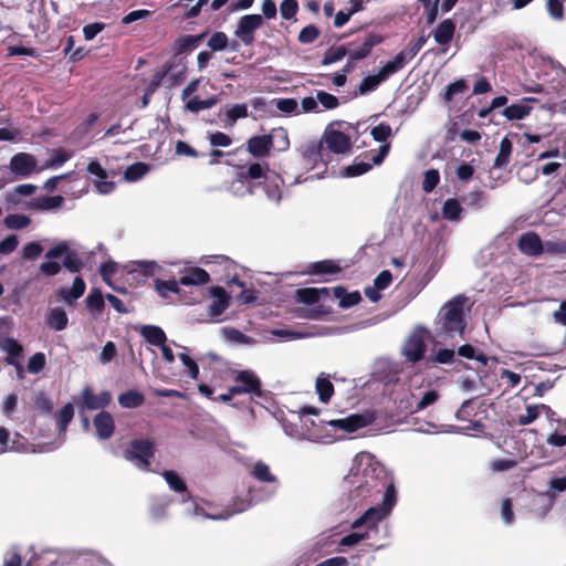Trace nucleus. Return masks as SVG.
<instances>
[{
    "label": "nucleus",
    "instance_id": "nucleus-1",
    "mask_svg": "<svg viewBox=\"0 0 566 566\" xmlns=\"http://www.w3.org/2000/svg\"><path fill=\"white\" fill-rule=\"evenodd\" d=\"M468 298L455 295L440 308L436 321L434 332L439 338H453L455 335L463 337L467 327L464 305Z\"/></svg>",
    "mask_w": 566,
    "mask_h": 566
},
{
    "label": "nucleus",
    "instance_id": "nucleus-2",
    "mask_svg": "<svg viewBox=\"0 0 566 566\" xmlns=\"http://www.w3.org/2000/svg\"><path fill=\"white\" fill-rule=\"evenodd\" d=\"M49 260L40 265V272L45 276H54L61 272L62 265L71 273H78L84 262L78 252L71 249L67 241H60L45 252Z\"/></svg>",
    "mask_w": 566,
    "mask_h": 566
},
{
    "label": "nucleus",
    "instance_id": "nucleus-3",
    "mask_svg": "<svg viewBox=\"0 0 566 566\" xmlns=\"http://www.w3.org/2000/svg\"><path fill=\"white\" fill-rule=\"evenodd\" d=\"M387 472L378 464L368 463L360 472L349 474L354 489L350 491L353 499H366L381 493L386 488Z\"/></svg>",
    "mask_w": 566,
    "mask_h": 566
},
{
    "label": "nucleus",
    "instance_id": "nucleus-4",
    "mask_svg": "<svg viewBox=\"0 0 566 566\" xmlns=\"http://www.w3.org/2000/svg\"><path fill=\"white\" fill-rule=\"evenodd\" d=\"M155 452L156 447L151 439H134L125 450L124 457L126 460L135 462L139 468L148 470Z\"/></svg>",
    "mask_w": 566,
    "mask_h": 566
},
{
    "label": "nucleus",
    "instance_id": "nucleus-5",
    "mask_svg": "<svg viewBox=\"0 0 566 566\" xmlns=\"http://www.w3.org/2000/svg\"><path fill=\"white\" fill-rule=\"evenodd\" d=\"M428 334L429 332L426 327H417L409 335L402 347V354L407 361L416 364L424 358Z\"/></svg>",
    "mask_w": 566,
    "mask_h": 566
},
{
    "label": "nucleus",
    "instance_id": "nucleus-6",
    "mask_svg": "<svg viewBox=\"0 0 566 566\" xmlns=\"http://www.w3.org/2000/svg\"><path fill=\"white\" fill-rule=\"evenodd\" d=\"M343 272L339 261L326 259L317 262H312L307 265L305 274L318 276L317 282H331L338 280Z\"/></svg>",
    "mask_w": 566,
    "mask_h": 566
},
{
    "label": "nucleus",
    "instance_id": "nucleus-7",
    "mask_svg": "<svg viewBox=\"0 0 566 566\" xmlns=\"http://www.w3.org/2000/svg\"><path fill=\"white\" fill-rule=\"evenodd\" d=\"M262 25L263 17L261 14H245L239 19L234 35L244 45H252L255 40L254 33Z\"/></svg>",
    "mask_w": 566,
    "mask_h": 566
},
{
    "label": "nucleus",
    "instance_id": "nucleus-8",
    "mask_svg": "<svg viewBox=\"0 0 566 566\" xmlns=\"http://www.w3.org/2000/svg\"><path fill=\"white\" fill-rule=\"evenodd\" d=\"M237 385L232 386V394H251L262 397L261 380L252 370H241L234 377Z\"/></svg>",
    "mask_w": 566,
    "mask_h": 566
},
{
    "label": "nucleus",
    "instance_id": "nucleus-9",
    "mask_svg": "<svg viewBox=\"0 0 566 566\" xmlns=\"http://www.w3.org/2000/svg\"><path fill=\"white\" fill-rule=\"evenodd\" d=\"M161 67L166 72L169 86H177L185 81L188 70L185 56L172 55Z\"/></svg>",
    "mask_w": 566,
    "mask_h": 566
},
{
    "label": "nucleus",
    "instance_id": "nucleus-10",
    "mask_svg": "<svg viewBox=\"0 0 566 566\" xmlns=\"http://www.w3.org/2000/svg\"><path fill=\"white\" fill-rule=\"evenodd\" d=\"M373 422V417L369 415L354 413L343 419L329 420L327 423L334 428H338L346 432H355L361 428L369 426Z\"/></svg>",
    "mask_w": 566,
    "mask_h": 566
},
{
    "label": "nucleus",
    "instance_id": "nucleus-11",
    "mask_svg": "<svg viewBox=\"0 0 566 566\" xmlns=\"http://www.w3.org/2000/svg\"><path fill=\"white\" fill-rule=\"evenodd\" d=\"M81 397V407L88 410L105 408L112 401V395L109 391L104 390L96 395L90 386L83 388Z\"/></svg>",
    "mask_w": 566,
    "mask_h": 566
},
{
    "label": "nucleus",
    "instance_id": "nucleus-12",
    "mask_svg": "<svg viewBox=\"0 0 566 566\" xmlns=\"http://www.w3.org/2000/svg\"><path fill=\"white\" fill-rule=\"evenodd\" d=\"M324 140L328 150L334 154H346L352 149L350 137L340 130L325 132Z\"/></svg>",
    "mask_w": 566,
    "mask_h": 566
},
{
    "label": "nucleus",
    "instance_id": "nucleus-13",
    "mask_svg": "<svg viewBox=\"0 0 566 566\" xmlns=\"http://www.w3.org/2000/svg\"><path fill=\"white\" fill-rule=\"evenodd\" d=\"M36 167L35 157L28 153H18L10 160V169L20 177L30 176Z\"/></svg>",
    "mask_w": 566,
    "mask_h": 566
},
{
    "label": "nucleus",
    "instance_id": "nucleus-14",
    "mask_svg": "<svg viewBox=\"0 0 566 566\" xmlns=\"http://www.w3.org/2000/svg\"><path fill=\"white\" fill-rule=\"evenodd\" d=\"M272 148L273 135H256L247 142V150L255 158L268 157Z\"/></svg>",
    "mask_w": 566,
    "mask_h": 566
},
{
    "label": "nucleus",
    "instance_id": "nucleus-15",
    "mask_svg": "<svg viewBox=\"0 0 566 566\" xmlns=\"http://www.w3.org/2000/svg\"><path fill=\"white\" fill-rule=\"evenodd\" d=\"M517 248L521 253L528 256H538L544 250L539 235L533 231L525 232L518 238Z\"/></svg>",
    "mask_w": 566,
    "mask_h": 566
},
{
    "label": "nucleus",
    "instance_id": "nucleus-16",
    "mask_svg": "<svg viewBox=\"0 0 566 566\" xmlns=\"http://www.w3.org/2000/svg\"><path fill=\"white\" fill-rule=\"evenodd\" d=\"M208 33V31H205L196 35L186 34L178 36L172 44L174 55L181 56L185 53L191 52L198 48V45L206 39Z\"/></svg>",
    "mask_w": 566,
    "mask_h": 566
},
{
    "label": "nucleus",
    "instance_id": "nucleus-17",
    "mask_svg": "<svg viewBox=\"0 0 566 566\" xmlns=\"http://www.w3.org/2000/svg\"><path fill=\"white\" fill-rule=\"evenodd\" d=\"M0 348L8 354L6 357L7 364L14 366L20 375L22 373V366L18 359L22 356V346L14 338L7 337L0 340Z\"/></svg>",
    "mask_w": 566,
    "mask_h": 566
},
{
    "label": "nucleus",
    "instance_id": "nucleus-18",
    "mask_svg": "<svg viewBox=\"0 0 566 566\" xmlns=\"http://www.w3.org/2000/svg\"><path fill=\"white\" fill-rule=\"evenodd\" d=\"M96 433L99 439H109L115 431V422L113 416L107 411L98 412L93 419Z\"/></svg>",
    "mask_w": 566,
    "mask_h": 566
},
{
    "label": "nucleus",
    "instance_id": "nucleus-19",
    "mask_svg": "<svg viewBox=\"0 0 566 566\" xmlns=\"http://www.w3.org/2000/svg\"><path fill=\"white\" fill-rule=\"evenodd\" d=\"M210 293L213 301L209 306V314L211 317H218L229 307L230 297L221 286H212Z\"/></svg>",
    "mask_w": 566,
    "mask_h": 566
},
{
    "label": "nucleus",
    "instance_id": "nucleus-20",
    "mask_svg": "<svg viewBox=\"0 0 566 566\" xmlns=\"http://www.w3.org/2000/svg\"><path fill=\"white\" fill-rule=\"evenodd\" d=\"M328 296L329 289L327 287H302L295 291V301L297 303L313 305L316 304L321 296Z\"/></svg>",
    "mask_w": 566,
    "mask_h": 566
},
{
    "label": "nucleus",
    "instance_id": "nucleus-21",
    "mask_svg": "<svg viewBox=\"0 0 566 566\" xmlns=\"http://www.w3.org/2000/svg\"><path fill=\"white\" fill-rule=\"evenodd\" d=\"M86 284L81 276H76L73 281L71 289H60L57 291L59 297L69 305L75 303L76 300L83 296Z\"/></svg>",
    "mask_w": 566,
    "mask_h": 566
},
{
    "label": "nucleus",
    "instance_id": "nucleus-22",
    "mask_svg": "<svg viewBox=\"0 0 566 566\" xmlns=\"http://www.w3.org/2000/svg\"><path fill=\"white\" fill-rule=\"evenodd\" d=\"M334 296L339 301L338 305L340 308H349L361 301L359 291L347 292V289L343 285L333 287Z\"/></svg>",
    "mask_w": 566,
    "mask_h": 566
},
{
    "label": "nucleus",
    "instance_id": "nucleus-23",
    "mask_svg": "<svg viewBox=\"0 0 566 566\" xmlns=\"http://www.w3.org/2000/svg\"><path fill=\"white\" fill-rule=\"evenodd\" d=\"M455 32V23L452 19H444L433 31V39L440 45L449 44Z\"/></svg>",
    "mask_w": 566,
    "mask_h": 566
},
{
    "label": "nucleus",
    "instance_id": "nucleus-24",
    "mask_svg": "<svg viewBox=\"0 0 566 566\" xmlns=\"http://www.w3.org/2000/svg\"><path fill=\"white\" fill-rule=\"evenodd\" d=\"M387 512L381 507H369L359 518L353 523V528H358L363 525H367L373 528L386 516Z\"/></svg>",
    "mask_w": 566,
    "mask_h": 566
},
{
    "label": "nucleus",
    "instance_id": "nucleus-25",
    "mask_svg": "<svg viewBox=\"0 0 566 566\" xmlns=\"http://www.w3.org/2000/svg\"><path fill=\"white\" fill-rule=\"evenodd\" d=\"M209 282V273L201 268H190L179 280L182 285H203Z\"/></svg>",
    "mask_w": 566,
    "mask_h": 566
},
{
    "label": "nucleus",
    "instance_id": "nucleus-26",
    "mask_svg": "<svg viewBox=\"0 0 566 566\" xmlns=\"http://www.w3.org/2000/svg\"><path fill=\"white\" fill-rule=\"evenodd\" d=\"M140 335L154 346H161L167 340L163 328L156 325H144L140 328Z\"/></svg>",
    "mask_w": 566,
    "mask_h": 566
},
{
    "label": "nucleus",
    "instance_id": "nucleus-27",
    "mask_svg": "<svg viewBox=\"0 0 566 566\" xmlns=\"http://www.w3.org/2000/svg\"><path fill=\"white\" fill-rule=\"evenodd\" d=\"M407 52L400 51L391 61H388L378 72L386 81L390 75L405 67L407 63Z\"/></svg>",
    "mask_w": 566,
    "mask_h": 566
},
{
    "label": "nucleus",
    "instance_id": "nucleus-28",
    "mask_svg": "<svg viewBox=\"0 0 566 566\" xmlns=\"http://www.w3.org/2000/svg\"><path fill=\"white\" fill-rule=\"evenodd\" d=\"M144 402H145V396L136 389H129L125 392H122L118 396V403L123 408L135 409V408L143 406Z\"/></svg>",
    "mask_w": 566,
    "mask_h": 566
},
{
    "label": "nucleus",
    "instance_id": "nucleus-29",
    "mask_svg": "<svg viewBox=\"0 0 566 566\" xmlns=\"http://www.w3.org/2000/svg\"><path fill=\"white\" fill-rule=\"evenodd\" d=\"M69 323L67 315L65 311L61 307H55L50 311L46 317V324L49 327L55 331H63L66 328Z\"/></svg>",
    "mask_w": 566,
    "mask_h": 566
},
{
    "label": "nucleus",
    "instance_id": "nucleus-30",
    "mask_svg": "<svg viewBox=\"0 0 566 566\" xmlns=\"http://www.w3.org/2000/svg\"><path fill=\"white\" fill-rule=\"evenodd\" d=\"M462 207L458 199L449 198L442 207V217L449 221H459L462 214Z\"/></svg>",
    "mask_w": 566,
    "mask_h": 566
},
{
    "label": "nucleus",
    "instance_id": "nucleus-31",
    "mask_svg": "<svg viewBox=\"0 0 566 566\" xmlns=\"http://www.w3.org/2000/svg\"><path fill=\"white\" fill-rule=\"evenodd\" d=\"M512 149V142L507 137H504L500 143V151L495 157L493 167L504 168L510 163Z\"/></svg>",
    "mask_w": 566,
    "mask_h": 566
},
{
    "label": "nucleus",
    "instance_id": "nucleus-32",
    "mask_svg": "<svg viewBox=\"0 0 566 566\" xmlns=\"http://www.w3.org/2000/svg\"><path fill=\"white\" fill-rule=\"evenodd\" d=\"M74 417V407L71 402H67L56 415V426L60 433H65L67 426Z\"/></svg>",
    "mask_w": 566,
    "mask_h": 566
},
{
    "label": "nucleus",
    "instance_id": "nucleus-33",
    "mask_svg": "<svg viewBox=\"0 0 566 566\" xmlns=\"http://www.w3.org/2000/svg\"><path fill=\"white\" fill-rule=\"evenodd\" d=\"M85 306L92 313H101L104 310L105 302L99 289H92L85 298Z\"/></svg>",
    "mask_w": 566,
    "mask_h": 566
},
{
    "label": "nucleus",
    "instance_id": "nucleus-34",
    "mask_svg": "<svg viewBox=\"0 0 566 566\" xmlns=\"http://www.w3.org/2000/svg\"><path fill=\"white\" fill-rule=\"evenodd\" d=\"M252 476L260 482H265V483L277 482L276 476L271 473L270 467L262 461H259L254 464L253 470H252Z\"/></svg>",
    "mask_w": 566,
    "mask_h": 566
},
{
    "label": "nucleus",
    "instance_id": "nucleus-35",
    "mask_svg": "<svg viewBox=\"0 0 566 566\" xmlns=\"http://www.w3.org/2000/svg\"><path fill=\"white\" fill-rule=\"evenodd\" d=\"M532 111V107L527 104H512L503 109V115L510 119H523Z\"/></svg>",
    "mask_w": 566,
    "mask_h": 566
},
{
    "label": "nucleus",
    "instance_id": "nucleus-36",
    "mask_svg": "<svg viewBox=\"0 0 566 566\" xmlns=\"http://www.w3.org/2000/svg\"><path fill=\"white\" fill-rule=\"evenodd\" d=\"M316 391L322 402H328L334 394V386L328 378L318 377L316 380Z\"/></svg>",
    "mask_w": 566,
    "mask_h": 566
},
{
    "label": "nucleus",
    "instance_id": "nucleus-37",
    "mask_svg": "<svg viewBox=\"0 0 566 566\" xmlns=\"http://www.w3.org/2000/svg\"><path fill=\"white\" fill-rule=\"evenodd\" d=\"M3 223L8 229L20 230L29 227L31 219L24 214L12 213L4 218Z\"/></svg>",
    "mask_w": 566,
    "mask_h": 566
},
{
    "label": "nucleus",
    "instance_id": "nucleus-38",
    "mask_svg": "<svg viewBox=\"0 0 566 566\" xmlns=\"http://www.w3.org/2000/svg\"><path fill=\"white\" fill-rule=\"evenodd\" d=\"M163 476L171 490L179 493L188 492L185 481L175 471H164Z\"/></svg>",
    "mask_w": 566,
    "mask_h": 566
},
{
    "label": "nucleus",
    "instance_id": "nucleus-39",
    "mask_svg": "<svg viewBox=\"0 0 566 566\" xmlns=\"http://www.w3.org/2000/svg\"><path fill=\"white\" fill-rule=\"evenodd\" d=\"M322 142H310L303 146L302 155L311 163H316L322 157Z\"/></svg>",
    "mask_w": 566,
    "mask_h": 566
},
{
    "label": "nucleus",
    "instance_id": "nucleus-40",
    "mask_svg": "<svg viewBox=\"0 0 566 566\" xmlns=\"http://www.w3.org/2000/svg\"><path fill=\"white\" fill-rule=\"evenodd\" d=\"M384 81L385 80L379 74V72L375 75H368V76L364 77L363 81L360 82V84L358 86V93L360 95L368 94V93L375 91L378 87V85Z\"/></svg>",
    "mask_w": 566,
    "mask_h": 566
},
{
    "label": "nucleus",
    "instance_id": "nucleus-41",
    "mask_svg": "<svg viewBox=\"0 0 566 566\" xmlns=\"http://www.w3.org/2000/svg\"><path fill=\"white\" fill-rule=\"evenodd\" d=\"M64 198L60 195L52 197H43L32 203V207L39 210H51L62 206Z\"/></svg>",
    "mask_w": 566,
    "mask_h": 566
},
{
    "label": "nucleus",
    "instance_id": "nucleus-42",
    "mask_svg": "<svg viewBox=\"0 0 566 566\" xmlns=\"http://www.w3.org/2000/svg\"><path fill=\"white\" fill-rule=\"evenodd\" d=\"M216 103V97L200 99L198 96H195L187 102L186 108L192 113H198L202 109L211 108Z\"/></svg>",
    "mask_w": 566,
    "mask_h": 566
},
{
    "label": "nucleus",
    "instance_id": "nucleus-43",
    "mask_svg": "<svg viewBox=\"0 0 566 566\" xmlns=\"http://www.w3.org/2000/svg\"><path fill=\"white\" fill-rule=\"evenodd\" d=\"M149 170L147 164L138 161L128 166L125 170V178L128 181H137Z\"/></svg>",
    "mask_w": 566,
    "mask_h": 566
},
{
    "label": "nucleus",
    "instance_id": "nucleus-44",
    "mask_svg": "<svg viewBox=\"0 0 566 566\" xmlns=\"http://www.w3.org/2000/svg\"><path fill=\"white\" fill-rule=\"evenodd\" d=\"M347 55V49L344 45L328 49L322 60V65H329L343 60Z\"/></svg>",
    "mask_w": 566,
    "mask_h": 566
},
{
    "label": "nucleus",
    "instance_id": "nucleus-45",
    "mask_svg": "<svg viewBox=\"0 0 566 566\" xmlns=\"http://www.w3.org/2000/svg\"><path fill=\"white\" fill-rule=\"evenodd\" d=\"M439 398H440V395H439L438 390L431 389V390L426 391L422 395L421 399L417 402L416 407L411 410V413L419 412V411L428 408L429 406H432L433 403H436L438 401Z\"/></svg>",
    "mask_w": 566,
    "mask_h": 566
},
{
    "label": "nucleus",
    "instance_id": "nucleus-46",
    "mask_svg": "<svg viewBox=\"0 0 566 566\" xmlns=\"http://www.w3.org/2000/svg\"><path fill=\"white\" fill-rule=\"evenodd\" d=\"M384 499H382V509L388 513L391 511L392 506L396 503V489L391 481H389L388 475L386 476V488L382 490Z\"/></svg>",
    "mask_w": 566,
    "mask_h": 566
},
{
    "label": "nucleus",
    "instance_id": "nucleus-47",
    "mask_svg": "<svg viewBox=\"0 0 566 566\" xmlns=\"http://www.w3.org/2000/svg\"><path fill=\"white\" fill-rule=\"evenodd\" d=\"M440 182V174L438 169L431 168L424 172L422 180V190L427 193L434 190Z\"/></svg>",
    "mask_w": 566,
    "mask_h": 566
},
{
    "label": "nucleus",
    "instance_id": "nucleus-48",
    "mask_svg": "<svg viewBox=\"0 0 566 566\" xmlns=\"http://www.w3.org/2000/svg\"><path fill=\"white\" fill-rule=\"evenodd\" d=\"M249 116L248 106L245 104H235L226 113V120L229 125H233L238 119Z\"/></svg>",
    "mask_w": 566,
    "mask_h": 566
},
{
    "label": "nucleus",
    "instance_id": "nucleus-49",
    "mask_svg": "<svg viewBox=\"0 0 566 566\" xmlns=\"http://www.w3.org/2000/svg\"><path fill=\"white\" fill-rule=\"evenodd\" d=\"M34 405L38 410L43 415H50L53 410V402L49 395L44 391H39L34 396Z\"/></svg>",
    "mask_w": 566,
    "mask_h": 566
},
{
    "label": "nucleus",
    "instance_id": "nucleus-50",
    "mask_svg": "<svg viewBox=\"0 0 566 566\" xmlns=\"http://www.w3.org/2000/svg\"><path fill=\"white\" fill-rule=\"evenodd\" d=\"M178 283L179 282L176 280H168V281L156 280L155 287L161 297H167L168 293H176V294L179 293Z\"/></svg>",
    "mask_w": 566,
    "mask_h": 566
},
{
    "label": "nucleus",
    "instance_id": "nucleus-51",
    "mask_svg": "<svg viewBox=\"0 0 566 566\" xmlns=\"http://www.w3.org/2000/svg\"><path fill=\"white\" fill-rule=\"evenodd\" d=\"M45 364H46L45 355L41 352H38L29 358L27 368L30 374L35 375V374L41 373L44 369Z\"/></svg>",
    "mask_w": 566,
    "mask_h": 566
},
{
    "label": "nucleus",
    "instance_id": "nucleus-52",
    "mask_svg": "<svg viewBox=\"0 0 566 566\" xmlns=\"http://www.w3.org/2000/svg\"><path fill=\"white\" fill-rule=\"evenodd\" d=\"M319 30L316 25L310 24L301 30L297 40L303 44H311L319 36Z\"/></svg>",
    "mask_w": 566,
    "mask_h": 566
},
{
    "label": "nucleus",
    "instance_id": "nucleus-53",
    "mask_svg": "<svg viewBox=\"0 0 566 566\" xmlns=\"http://www.w3.org/2000/svg\"><path fill=\"white\" fill-rule=\"evenodd\" d=\"M228 35L222 31L214 32L208 40V46L211 51H222L228 46Z\"/></svg>",
    "mask_w": 566,
    "mask_h": 566
},
{
    "label": "nucleus",
    "instance_id": "nucleus-54",
    "mask_svg": "<svg viewBox=\"0 0 566 566\" xmlns=\"http://www.w3.org/2000/svg\"><path fill=\"white\" fill-rule=\"evenodd\" d=\"M468 90V84L464 80H458L446 87V92L443 94V99L446 102H451L453 96L457 94H462Z\"/></svg>",
    "mask_w": 566,
    "mask_h": 566
},
{
    "label": "nucleus",
    "instance_id": "nucleus-55",
    "mask_svg": "<svg viewBox=\"0 0 566 566\" xmlns=\"http://www.w3.org/2000/svg\"><path fill=\"white\" fill-rule=\"evenodd\" d=\"M566 491V475L552 478L548 482L546 494L555 497L557 494Z\"/></svg>",
    "mask_w": 566,
    "mask_h": 566
},
{
    "label": "nucleus",
    "instance_id": "nucleus-56",
    "mask_svg": "<svg viewBox=\"0 0 566 566\" xmlns=\"http://www.w3.org/2000/svg\"><path fill=\"white\" fill-rule=\"evenodd\" d=\"M458 354L468 359H475L483 365L488 364V357L484 354H475V348L471 344H464L458 348Z\"/></svg>",
    "mask_w": 566,
    "mask_h": 566
},
{
    "label": "nucleus",
    "instance_id": "nucleus-57",
    "mask_svg": "<svg viewBox=\"0 0 566 566\" xmlns=\"http://www.w3.org/2000/svg\"><path fill=\"white\" fill-rule=\"evenodd\" d=\"M463 201L470 208L481 209L485 205V193L481 190L471 191L463 198Z\"/></svg>",
    "mask_w": 566,
    "mask_h": 566
},
{
    "label": "nucleus",
    "instance_id": "nucleus-58",
    "mask_svg": "<svg viewBox=\"0 0 566 566\" xmlns=\"http://www.w3.org/2000/svg\"><path fill=\"white\" fill-rule=\"evenodd\" d=\"M392 134L391 127L387 123H380L371 128L370 135L373 139L379 143H385Z\"/></svg>",
    "mask_w": 566,
    "mask_h": 566
},
{
    "label": "nucleus",
    "instance_id": "nucleus-59",
    "mask_svg": "<svg viewBox=\"0 0 566 566\" xmlns=\"http://www.w3.org/2000/svg\"><path fill=\"white\" fill-rule=\"evenodd\" d=\"M541 413V405H528L526 407V413L520 415L517 422L521 426H527L535 421Z\"/></svg>",
    "mask_w": 566,
    "mask_h": 566
},
{
    "label": "nucleus",
    "instance_id": "nucleus-60",
    "mask_svg": "<svg viewBox=\"0 0 566 566\" xmlns=\"http://www.w3.org/2000/svg\"><path fill=\"white\" fill-rule=\"evenodd\" d=\"M455 356L454 349L451 348H440L434 353L433 356L429 358V360L433 364H450L453 361Z\"/></svg>",
    "mask_w": 566,
    "mask_h": 566
},
{
    "label": "nucleus",
    "instance_id": "nucleus-61",
    "mask_svg": "<svg viewBox=\"0 0 566 566\" xmlns=\"http://www.w3.org/2000/svg\"><path fill=\"white\" fill-rule=\"evenodd\" d=\"M298 11L297 0H283L280 6V12L283 19L291 20Z\"/></svg>",
    "mask_w": 566,
    "mask_h": 566
},
{
    "label": "nucleus",
    "instance_id": "nucleus-62",
    "mask_svg": "<svg viewBox=\"0 0 566 566\" xmlns=\"http://www.w3.org/2000/svg\"><path fill=\"white\" fill-rule=\"evenodd\" d=\"M158 264L155 261L137 262L132 272H136L145 277L154 276Z\"/></svg>",
    "mask_w": 566,
    "mask_h": 566
},
{
    "label": "nucleus",
    "instance_id": "nucleus-63",
    "mask_svg": "<svg viewBox=\"0 0 566 566\" xmlns=\"http://www.w3.org/2000/svg\"><path fill=\"white\" fill-rule=\"evenodd\" d=\"M373 165L370 163L359 161L353 163L352 165L345 168V175L347 177H357L360 176L371 169Z\"/></svg>",
    "mask_w": 566,
    "mask_h": 566
},
{
    "label": "nucleus",
    "instance_id": "nucleus-64",
    "mask_svg": "<svg viewBox=\"0 0 566 566\" xmlns=\"http://www.w3.org/2000/svg\"><path fill=\"white\" fill-rule=\"evenodd\" d=\"M316 98L317 102H319L326 109H334L339 105L338 98L336 96L324 91H318Z\"/></svg>",
    "mask_w": 566,
    "mask_h": 566
}]
</instances>
